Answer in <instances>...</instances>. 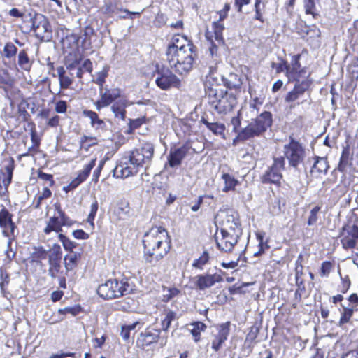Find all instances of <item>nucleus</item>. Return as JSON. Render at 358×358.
Here are the masks:
<instances>
[{"instance_id":"1","label":"nucleus","mask_w":358,"mask_h":358,"mask_svg":"<svg viewBox=\"0 0 358 358\" xmlns=\"http://www.w3.org/2000/svg\"><path fill=\"white\" fill-rule=\"evenodd\" d=\"M168 233L164 228L154 227L143 236L144 257L146 262L155 265L169 252Z\"/></svg>"},{"instance_id":"2","label":"nucleus","mask_w":358,"mask_h":358,"mask_svg":"<svg viewBox=\"0 0 358 358\" xmlns=\"http://www.w3.org/2000/svg\"><path fill=\"white\" fill-rule=\"evenodd\" d=\"M194 45L187 42L185 46L177 45L166 50V60L171 69L182 75L188 73L193 67L196 57Z\"/></svg>"},{"instance_id":"3","label":"nucleus","mask_w":358,"mask_h":358,"mask_svg":"<svg viewBox=\"0 0 358 358\" xmlns=\"http://www.w3.org/2000/svg\"><path fill=\"white\" fill-rule=\"evenodd\" d=\"M272 114L264 111L251 122L240 131L238 132L237 138L246 141L255 137L262 136L272 125Z\"/></svg>"},{"instance_id":"4","label":"nucleus","mask_w":358,"mask_h":358,"mask_svg":"<svg viewBox=\"0 0 358 358\" xmlns=\"http://www.w3.org/2000/svg\"><path fill=\"white\" fill-rule=\"evenodd\" d=\"M132 286L127 279L118 282L116 279L108 280L97 288V294L103 299H112L129 294Z\"/></svg>"},{"instance_id":"5","label":"nucleus","mask_w":358,"mask_h":358,"mask_svg":"<svg viewBox=\"0 0 358 358\" xmlns=\"http://www.w3.org/2000/svg\"><path fill=\"white\" fill-rule=\"evenodd\" d=\"M290 141L284 145V155L288 160L289 165L293 168L303 162L306 151L302 145L290 136Z\"/></svg>"},{"instance_id":"6","label":"nucleus","mask_w":358,"mask_h":358,"mask_svg":"<svg viewBox=\"0 0 358 358\" xmlns=\"http://www.w3.org/2000/svg\"><path fill=\"white\" fill-rule=\"evenodd\" d=\"M154 151V145L150 143H145L141 147L130 152L128 156L136 166H138L139 168L145 166L147 168L152 161Z\"/></svg>"},{"instance_id":"7","label":"nucleus","mask_w":358,"mask_h":358,"mask_svg":"<svg viewBox=\"0 0 358 358\" xmlns=\"http://www.w3.org/2000/svg\"><path fill=\"white\" fill-rule=\"evenodd\" d=\"M156 72L157 76L155 83L160 89L168 90L171 87H180V80L169 68L164 66L159 68L157 66Z\"/></svg>"},{"instance_id":"8","label":"nucleus","mask_w":358,"mask_h":358,"mask_svg":"<svg viewBox=\"0 0 358 358\" xmlns=\"http://www.w3.org/2000/svg\"><path fill=\"white\" fill-rule=\"evenodd\" d=\"M31 29L36 36L42 41H48L52 37L51 26L45 16L35 13L31 17Z\"/></svg>"},{"instance_id":"9","label":"nucleus","mask_w":358,"mask_h":358,"mask_svg":"<svg viewBox=\"0 0 358 358\" xmlns=\"http://www.w3.org/2000/svg\"><path fill=\"white\" fill-rule=\"evenodd\" d=\"M285 168L284 157H275L273 159V163L261 177V181L266 184L280 185L282 178L281 171Z\"/></svg>"},{"instance_id":"10","label":"nucleus","mask_w":358,"mask_h":358,"mask_svg":"<svg viewBox=\"0 0 358 358\" xmlns=\"http://www.w3.org/2000/svg\"><path fill=\"white\" fill-rule=\"evenodd\" d=\"M139 169V166H136L131 160V158L127 156L122 158L120 164L113 169V176L126 178L136 175L138 173Z\"/></svg>"},{"instance_id":"11","label":"nucleus","mask_w":358,"mask_h":358,"mask_svg":"<svg viewBox=\"0 0 358 358\" xmlns=\"http://www.w3.org/2000/svg\"><path fill=\"white\" fill-rule=\"evenodd\" d=\"M220 233L236 234L241 236L242 228L236 214H227L220 222Z\"/></svg>"},{"instance_id":"12","label":"nucleus","mask_w":358,"mask_h":358,"mask_svg":"<svg viewBox=\"0 0 358 358\" xmlns=\"http://www.w3.org/2000/svg\"><path fill=\"white\" fill-rule=\"evenodd\" d=\"M0 227L4 236L9 238L8 248L11 245V237H14V231L16 228L13 222V215L4 207L0 210Z\"/></svg>"},{"instance_id":"13","label":"nucleus","mask_w":358,"mask_h":358,"mask_svg":"<svg viewBox=\"0 0 358 358\" xmlns=\"http://www.w3.org/2000/svg\"><path fill=\"white\" fill-rule=\"evenodd\" d=\"M311 81L308 80H302L300 83H297L293 90L289 92L285 97V101L286 103H294L302 98L306 92H308V97L310 99V93L308 90L310 87Z\"/></svg>"},{"instance_id":"14","label":"nucleus","mask_w":358,"mask_h":358,"mask_svg":"<svg viewBox=\"0 0 358 358\" xmlns=\"http://www.w3.org/2000/svg\"><path fill=\"white\" fill-rule=\"evenodd\" d=\"M241 236L236 234L220 233L215 234L217 246L222 252H231Z\"/></svg>"},{"instance_id":"15","label":"nucleus","mask_w":358,"mask_h":358,"mask_svg":"<svg viewBox=\"0 0 358 358\" xmlns=\"http://www.w3.org/2000/svg\"><path fill=\"white\" fill-rule=\"evenodd\" d=\"M217 334L214 335L212 341V348L217 352L222 347L230 332V322L222 323L217 327Z\"/></svg>"},{"instance_id":"16","label":"nucleus","mask_w":358,"mask_h":358,"mask_svg":"<svg viewBox=\"0 0 358 358\" xmlns=\"http://www.w3.org/2000/svg\"><path fill=\"white\" fill-rule=\"evenodd\" d=\"M188 151L189 148L187 145H182L174 149L171 148L168 155L169 165L172 168L179 166Z\"/></svg>"},{"instance_id":"17","label":"nucleus","mask_w":358,"mask_h":358,"mask_svg":"<svg viewBox=\"0 0 358 358\" xmlns=\"http://www.w3.org/2000/svg\"><path fill=\"white\" fill-rule=\"evenodd\" d=\"M235 103V97L231 94H229L227 92H223V95L217 101L214 110L218 113H227L232 110Z\"/></svg>"},{"instance_id":"18","label":"nucleus","mask_w":358,"mask_h":358,"mask_svg":"<svg viewBox=\"0 0 358 358\" xmlns=\"http://www.w3.org/2000/svg\"><path fill=\"white\" fill-rule=\"evenodd\" d=\"M195 279L196 287L201 290H204L213 286L215 282H220L222 277L218 274H207L197 275Z\"/></svg>"},{"instance_id":"19","label":"nucleus","mask_w":358,"mask_h":358,"mask_svg":"<svg viewBox=\"0 0 358 358\" xmlns=\"http://www.w3.org/2000/svg\"><path fill=\"white\" fill-rule=\"evenodd\" d=\"M96 159H92L87 164H85L81 170L78 176L71 181L69 184V187L71 189L76 188L80 183L84 182L87 177L89 176L92 169L94 167L96 164Z\"/></svg>"},{"instance_id":"20","label":"nucleus","mask_w":358,"mask_h":358,"mask_svg":"<svg viewBox=\"0 0 358 358\" xmlns=\"http://www.w3.org/2000/svg\"><path fill=\"white\" fill-rule=\"evenodd\" d=\"M314 163L312 166L310 173L312 177L319 178L325 174L329 169V164L326 157H316L313 158Z\"/></svg>"},{"instance_id":"21","label":"nucleus","mask_w":358,"mask_h":358,"mask_svg":"<svg viewBox=\"0 0 358 358\" xmlns=\"http://www.w3.org/2000/svg\"><path fill=\"white\" fill-rule=\"evenodd\" d=\"M159 330H155L154 331L145 330L144 332L141 333L137 343L143 348L150 345L151 344L157 342L159 337Z\"/></svg>"},{"instance_id":"22","label":"nucleus","mask_w":358,"mask_h":358,"mask_svg":"<svg viewBox=\"0 0 358 358\" xmlns=\"http://www.w3.org/2000/svg\"><path fill=\"white\" fill-rule=\"evenodd\" d=\"M212 29L213 31L207 30L206 32L207 39L212 41V38L214 37L218 44H222L224 43L222 32L224 29L223 24L220 22H214Z\"/></svg>"},{"instance_id":"23","label":"nucleus","mask_w":358,"mask_h":358,"mask_svg":"<svg viewBox=\"0 0 358 358\" xmlns=\"http://www.w3.org/2000/svg\"><path fill=\"white\" fill-rule=\"evenodd\" d=\"M205 90L208 102L214 108L220 97L223 95L224 90L218 86H207Z\"/></svg>"},{"instance_id":"24","label":"nucleus","mask_w":358,"mask_h":358,"mask_svg":"<svg viewBox=\"0 0 358 358\" xmlns=\"http://www.w3.org/2000/svg\"><path fill=\"white\" fill-rule=\"evenodd\" d=\"M120 96V91L119 89H106L103 93L101 92V99L97 101V104L102 103L103 106H108Z\"/></svg>"},{"instance_id":"25","label":"nucleus","mask_w":358,"mask_h":358,"mask_svg":"<svg viewBox=\"0 0 358 358\" xmlns=\"http://www.w3.org/2000/svg\"><path fill=\"white\" fill-rule=\"evenodd\" d=\"M129 105V102L127 99H120L113 103L111 106V110L114 113L115 117H120L121 120H124L126 118L125 108Z\"/></svg>"},{"instance_id":"26","label":"nucleus","mask_w":358,"mask_h":358,"mask_svg":"<svg viewBox=\"0 0 358 358\" xmlns=\"http://www.w3.org/2000/svg\"><path fill=\"white\" fill-rule=\"evenodd\" d=\"M81 255L80 252L71 251L69 254L64 256V266L66 271L73 270L78 265L79 260L80 259Z\"/></svg>"},{"instance_id":"27","label":"nucleus","mask_w":358,"mask_h":358,"mask_svg":"<svg viewBox=\"0 0 358 358\" xmlns=\"http://www.w3.org/2000/svg\"><path fill=\"white\" fill-rule=\"evenodd\" d=\"M83 114L85 117L90 119L92 127L96 129H103L106 127V124L103 120L100 119L96 113L92 110H83Z\"/></svg>"},{"instance_id":"28","label":"nucleus","mask_w":358,"mask_h":358,"mask_svg":"<svg viewBox=\"0 0 358 358\" xmlns=\"http://www.w3.org/2000/svg\"><path fill=\"white\" fill-rule=\"evenodd\" d=\"M17 64L19 66L25 71H29L33 64V61L29 57L25 50L19 52L17 56Z\"/></svg>"},{"instance_id":"29","label":"nucleus","mask_w":358,"mask_h":358,"mask_svg":"<svg viewBox=\"0 0 358 358\" xmlns=\"http://www.w3.org/2000/svg\"><path fill=\"white\" fill-rule=\"evenodd\" d=\"M62 224L60 223L59 220V217H51L49 219L48 224L46 227L44 229L43 231L45 234H50L51 231L60 232L62 231Z\"/></svg>"},{"instance_id":"30","label":"nucleus","mask_w":358,"mask_h":358,"mask_svg":"<svg viewBox=\"0 0 358 358\" xmlns=\"http://www.w3.org/2000/svg\"><path fill=\"white\" fill-rule=\"evenodd\" d=\"M176 319V313L171 310H165L164 317L161 321L162 329L166 331L169 328L172 321Z\"/></svg>"},{"instance_id":"31","label":"nucleus","mask_w":358,"mask_h":358,"mask_svg":"<svg viewBox=\"0 0 358 358\" xmlns=\"http://www.w3.org/2000/svg\"><path fill=\"white\" fill-rule=\"evenodd\" d=\"M80 61L77 59L72 63L66 64V69L69 70V74L73 77L74 76L78 78H82L83 69L80 67Z\"/></svg>"},{"instance_id":"32","label":"nucleus","mask_w":358,"mask_h":358,"mask_svg":"<svg viewBox=\"0 0 358 358\" xmlns=\"http://www.w3.org/2000/svg\"><path fill=\"white\" fill-rule=\"evenodd\" d=\"M201 122L203 123L207 128L216 135H221L225 130V127L223 124L217 122H210L205 118L202 117Z\"/></svg>"},{"instance_id":"33","label":"nucleus","mask_w":358,"mask_h":358,"mask_svg":"<svg viewBox=\"0 0 358 358\" xmlns=\"http://www.w3.org/2000/svg\"><path fill=\"white\" fill-rule=\"evenodd\" d=\"M17 52V47L13 43L8 42L4 45L1 54L2 56L6 59L15 60Z\"/></svg>"},{"instance_id":"34","label":"nucleus","mask_w":358,"mask_h":358,"mask_svg":"<svg viewBox=\"0 0 358 358\" xmlns=\"http://www.w3.org/2000/svg\"><path fill=\"white\" fill-rule=\"evenodd\" d=\"M226 86L229 89H238L242 82L239 77L235 73H230L224 80Z\"/></svg>"},{"instance_id":"35","label":"nucleus","mask_w":358,"mask_h":358,"mask_svg":"<svg viewBox=\"0 0 358 358\" xmlns=\"http://www.w3.org/2000/svg\"><path fill=\"white\" fill-rule=\"evenodd\" d=\"M0 289L3 296H6V288L10 282V275L9 273L1 268L0 269Z\"/></svg>"},{"instance_id":"36","label":"nucleus","mask_w":358,"mask_h":358,"mask_svg":"<svg viewBox=\"0 0 358 358\" xmlns=\"http://www.w3.org/2000/svg\"><path fill=\"white\" fill-rule=\"evenodd\" d=\"M222 178L224 180L225 184L223 188V192H224L234 189L238 184V180L229 173H224L222 176Z\"/></svg>"},{"instance_id":"37","label":"nucleus","mask_w":358,"mask_h":358,"mask_svg":"<svg viewBox=\"0 0 358 358\" xmlns=\"http://www.w3.org/2000/svg\"><path fill=\"white\" fill-rule=\"evenodd\" d=\"M343 311L341 313V316L339 320V326L342 327L343 324L350 322V318L352 317L354 311V306L351 308H346L343 306Z\"/></svg>"},{"instance_id":"38","label":"nucleus","mask_w":358,"mask_h":358,"mask_svg":"<svg viewBox=\"0 0 358 358\" xmlns=\"http://www.w3.org/2000/svg\"><path fill=\"white\" fill-rule=\"evenodd\" d=\"M48 275L52 278H56L62 268L61 261L48 262Z\"/></svg>"},{"instance_id":"39","label":"nucleus","mask_w":358,"mask_h":358,"mask_svg":"<svg viewBox=\"0 0 358 358\" xmlns=\"http://www.w3.org/2000/svg\"><path fill=\"white\" fill-rule=\"evenodd\" d=\"M62 250L59 245L54 244L50 250L48 262L61 261Z\"/></svg>"},{"instance_id":"40","label":"nucleus","mask_w":358,"mask_h":358,"mask_svg":"<svg viewBox=\"0 0 358 358\" xmlns=\"http://www.w3.org/2000/svg\"><path fill=\"white\" fill-rule=\"evenodd\" d=\"M193 329L191 333L194 338L195 342H198L200 339L201 332L205 330L206 325L201 322H197L192 324Z\"/></svg>"},{"instance_id":"41","label":"nucleus","mask_w":358,"mask_h":358,"mask_svg":"<svg viewBox=\"0 0 358 358\" xmlns=\"http://www.w3.org/2000/svg\"><path fill=\"white\" fill-rule=\"evenodd\" d=\"M348 72L352 80L358 79V58L354 59L348 66Z\"/></svg>"},{"instance_id":"42","label":"nucleus","mask_w":358,"mask_h":358,"mask_svg":"<svg viewBox=\"0 0 358 358\" xmlns=\"http://www.w3.org/2000/svg\"><path fill=\"white\" fill-rule=\"evenodd\" d=\"M163 301H169L176 296H178L180 293V291L176 287H170V288H164L163 289Z\"/></svg>"},{"instance_id":"43","label":"nucleus","mask_w":358,"mask_h":358,"mask_svg":"<svg viewBox=\"0 0 358 358\" xmlns=\"http://www.w3.org/2000/svg\"><path fill=\"white\" fill-rule=\"evenodd\" d=\"M208 253L205 251L198 259L194 261L192 266L195 268L202 269L203 266L208 262Z\"/></svg>"},{"instance_id":"44","label":"nucleus","mask_w":358,"mask_h":358,"mask_svg":"<svg viewBox=\"0 0 358 358\" xmlns=\"http://www.w3.org/2000/svg\"><path fill=\"white\" fill-rule=\"evenodd\" d=\"M59 239L62 243L64 248L69 251L70 252L73 251L72 250L76 248V243L69 240L67 237H66L62 234H59Z\"/></svg>"},{"instance_id":"45","label":"nucleus","mask_w":358,"mask_h":358,"mask_svg":"<svg viewBox=\"0 0 358 358\" xmlns=\"http://www.w3.org/2000/svg\"><path fill=\"white\" fill-rule=\"evenodd\" d=\"M320 210V207L317 206L314 207L310 212V215L308 218L307 224L308 226L315 225L318 220V213Z\"/></svg>"},{"instance_id":"46","label":"nucleus","mask_w":358,"mask_h":358,"mask_svg":"<svg viewBox=\"0 0 358 358\" xmlns=\"http://www.w3.org/2000/svg\"><path fill=\"white\" fill-rule=\"evenodd\" d=\"M187 42L188 41L185 38L181 37L178 35L175 36L173 37L171 42L168 45L167 48H171L176 45L178 48H180V46H185Z\"/></svg>"},{"instance_id":"47","label":"nucleus","mask_w":358,"mask_h":358,"mask_svg":"<svg viewBox=\"0 0 358 358\" xmlns=\"http://www.w3.org/2000/svg\"><path fill=\"white\" fill-rule=\"evenodd\" d=\"M187 42L188 41L185 38L181 37L178 35L175 36L173 37L171 42L168 45L167 48H171L176 45L178 48H180V46H185Z\"/></svg>"},{"instance_id":"48","label":"nucleus","mask_w":358,"mask_h":358,"mask_svg":"<svg viewBox=\"0 0 358 358\" xmlns=\"http://www.w3.org/2000/svg\"><path fill=\"white\" fill-rule=\"evenodd\" d=\"M81 307L80 306H75L73 307H66L62 309H59L58 312L62 315L71 314L73 316L77 315L81 312Z\"/></svg>"},{"instance_id":"49","label":"nucleus","mask_w":358,"mask_h":358,"mask_svg":"<svg viewBox=\"0 0 358 358\" xmlns=\"http://www.w3.org/2000/svg\"><path fill=\"white\" fill-rule=\"evenodd\" d=\"M271 67L273 69H275L277 73H280L286 71L288 74L290 71V65L287 64L286 61L282 60L281 62L276 64L275 62H272Z\"/></svg>"},{"instance_id":"50","label":"nucleus","mask_w":358,"mask_h":358,"mask_svg":"<svg viewBox=\"0 0 358 358\" xmlns=\"http://www.w3.org/2000/svg\"><path fill=\"white\" fill-rule=\"evenodd\" d=\"M341 236L342 238L341 239V242L344 249H354L356 247L357 241L355 240L350 239L348 236L346 237L343 234H341Z\"/></svg>"},{"instance_id":"51","label":"nucleus","mask_w":358,"mask_h":358,"mask_svg":"<svg viewBox=\"0 0 358 358\" xmlns=\"http://www.w3.org/2000/svg\"><path fill=\"white\" fill-rule=\"evenodd\" d=\"M257 238L259 241V250L254 254V255L258 257L263 254L266 249H268L269 246L266 243L263 242V235H262L261 234H257Z\"/></svg>"},{"instance_id":"52","label":"nucleus","mask_w":358,"mask_h":358,"mask_svg":"<svg viewBox=\"0 0 358 358\" xmlns=\"http://www.w3.org/2000/svg\"><path fill=\"white\" fill-rule=\"evenodd\" d=\"M71 78L72 77L70 75L69 76L67 73L64 76H62V78L59 79L60 87L62 89L69 88L73 83V79Z\"/></svg>"},{"instance_id":"53","label":"nucleus","mask_w":358,"mask_h":358,"mask_svg":"<svg viewBox=\"0 0 358 358\" xmlns=\"http://www.w3.org/2000/svg\"><path fill=\"white\" fill-rule=\"evenodd\" d=\"M343 230L347 231L348 236H352V237L357 241L358 239V227L353 224L352 226H345L343 227Z\"/></svg>"},{"instance_id":"54","label":"nucleus","mask_w":358,"mask_h":358,"mask_svg":"<svg viewBox=\"0 0 358 358\" xmlns=\"http://www.w3.org/2000/svg\"><path fill=\"white\" fill-rule=\"evenodd\" d=\"M348 162V153L346 151H343L340 159V162L338 166V169L344 172L345 171L346 166Z\"/></svg>"},{"instance_id":"55","label":"nucleus","mask_w":358,"mask_h":358,"mask_svg":"<svg viewBox=\"0 0 358 358\" xmlns=\"http://www.w3.org/2000/svg\"><path fill=\"white\" fill-rule=\"evenodd\" d=\"M108 76V71L106 69H103L101 71L99 72L97 74V77L96 80L94 81L96 84H98L100 87V90H102V87L103 83L105 82V78Z\"/></svg>"},{"instance_id":"56","label":"nucleus","mask_w":358,"mask_h":358,"mask_svg":"<svg viewBox=\"0 0 358 358\" xmlns=\"http://www.w3.org/2000/svg\"><path fill=\"white\" fill-rule=\"evenodd\" d=\"M57 217H59V220L62 226L71 227L74 223V222L68 217L64 211L60 212Z\"/></svg>"},{"instance_id":"57","label":"nucleus","mask_w":358,"mask_h":358,"mask_svg":"<svg viewBox=\"0 0 358 358\" xmlns=\"http://www.w3.org/2000/svg\"><path fill=\"white\" fill-rule=\"evenodd\" d=\"M318 0H305L306 13L314 15L315 12V3Z\"/></svg>"},{"instance_id":"58","label":"nucleus","mask_w":358,"mask_h":358,"mask_svg":"<svg viewBox=\"0 0 358 358\" xmlns=\"http://www.w3.org/2000/svg\"><path fill=\"white\" fill-rule=\"evenodd\" d=\"M300 55H296L292 57V64L290 66V71L288 74L294 73L298 71L300 67L299 64Z\"/></svg>"},{"instance_id":"59","label":"nucleus","mask_w":358,"mask_h":358,"mask_svg":"<svg viewBox=\"0 0 358 358\" xmlns=\"http://www.w3.org/2000/svg\"><path fill=\"white\" fill-rule=\"evenodd\" d=\"M332 268V264L330 262H324L322 264L320 275L328 276Z\"/></svg>"},{"instance_id":"60","label":"nucleus","mask_w":358,"mask_h":358,"mask_svg":"<svg viewBox=\"0 0 358 358\" xmlns=\"http://www.w3.org/2000/svg\"><path fill=\"white\" fill-rule=\"evenodd\" d=\"M38 177L39 179L49 182V185L50 187L54 184L53 177L51 174H48L39 171L38 173Z\"/></svg>"},{"instance_id":"61","label":"nucleus","mask_w":358,"mask_h":358,"mask_svg":"<svg viewBox=\"0 0 358 358\" xmlns=\"http://www.w3.org/2000/svg\"><path fill=\"white\" fill-rule=\"evenodd\" d=\"M106 162V159H102L100 161L97 168L94 170V171L93 172V175H92V177H93V180L95 181V182H97L98 180H99V178L100 176V173H101V171L104 166V164Z\"/></svg>"},{"instance_id":"62","label":"nucleus","mask_w":358,"mask_h":358,"mask_svg":"<svg viewBox=\"0 0 358 358\" xmlns=\"http://www.w3.org/2000/svg\"><path fill=\"white\" fill-rule=\"evenodd\" d=\"M296 284L298 286V288L295 292V297L296 299L300 301L302 298V293L305 291L303 280H301L299 283Z\"/></svg>"},{"instance_id":"63","label":"nucleus","mask_w":358,"mask_h":358,"mask_svg":"<svg viewBox=\"0 0 358 358\" xmlns=\"http://www.w3.org/2000/svg\"><path fill=\"white\" fill-rule=\"evenodd\" d=\"M67 105L64 101H59L55 105V111L58 113H64L66 111Z\"/></svg>"},{"instance_id":"64","label":"nucleus","mask_w":358,"mask_h":358,"mask_svg":"<svg viewBox=\"0 0 358 358\" xmlns=\"http://www.w3.org/2000/svg\"><path fill=\"white\" fill-rule=\"evenodd\" d=\"M104 13L108 14H117L118 9L114 6L112 3H109L106 4V6L103 8Z\"/></svg>"}]
</instances>
